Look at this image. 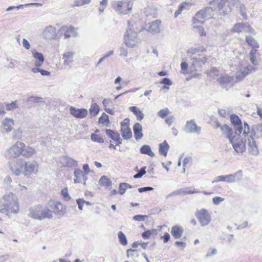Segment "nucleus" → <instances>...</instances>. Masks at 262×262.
Instances as JSON below:
<instances>
[{"label":"nucleus","mask_w":262,"mask_h":262,"mask_svg":"<svg viewBox=\"0 0 262 262\" xmlns=\"http://www.w3.org/2000/svg\"><path fill=\"white\" fill-rule=\"evenodd\" d=\"M129 110L136 116L138 120L141 121L143 119L144 114H143L142 111L138 109L136 106H130L129 107Z\"/></svg>","instance_id":"nucleus-34"},{"label":"nucleus","mask_w":262,"mask_h":262,"mask_svg":"<svg viewBox=\"0 0 262 262\" xmlns=\"http://www.w3.org/2000/svg\"><path fill=\"white\" fill-rule=\"evenodd\" d=\"M230 121L233 126V133H236L241 134L243 132V135L246 137L250 134V126L245 122L244 127L243 128L242 121L238 116L236 115H231L230 116Z\"/></svg>","instance_id":"nucleus-6"},{"label":"nucleus","mask_w":262,"mask_h":262,"mask_svg":"<svg viewBox=\"0 0 262 262\" xmlns=\"http://www.w3.org/2000/svg\"><path fill=\"white\" fill-rule=\"evenodd\" d=\"M188 65L186 62H182L181 63V69L182 73L184 74H188L187 72H190V68L188 69Z\"/></svg>","instance_id":"nucleus-51"},{"label":"nucleus","mask_w":262,"mask_h":262,"mask_svg":"<svg viewBox=\"0 0 262 262\" xmlns=\"http://www.w3.org/2000/svg\"><path fill=\"white\" fill-rule=\"evenodd\" d=\"M161 22L159 20H156L150 23H149L147 25V31L154 34L160 33V25H161Z\"/></svg>","instance_id":"nucleus-23"},{"label":"nucleus","mask_w":262,"mask_h":262,"mask_svg":"<svg viewBox=\"0 0 262 262\" xmlns=\"http://www.w3.org/2000/svg\"><path fill=\"white\" fill-rule=\"evenodd\" d=\"M169 112V110L167 108L162 109L159 111L158 113V115L162 118H164L168 114Z\"/></svg>","instance_id":"nucleus-53"},{"label":"nucleus","mask_w":262,"mask_h":262,"mask_svg":"<svg viewBox=\"0 0 262 262\" xmlns=\"http://www.w3.org/2000/svg\"><path fill=\"white\" fill-rule=\"evenodd\" d=\"M207 75L212 79H215L218 75L219 71L215 68H211L207 72Z\"/></svg>","instance_id":"nucleus-42"},{"label":"nucleus","mask_w":262,"mask_h":262,"mask_svg":"<svg viewBox=\"0 0 262 262\" xmlns=\"http://www.w3.org/2000/svg\"><path fill=\"white\" fill-rule=\"evenodd\" d=\"M251 134L247 138L248 150L252 155L257 156L259 154L258 146L254 137L257 139L262 138V124L258 123L252 126Z\"/></svg>","instance_id":"nucleus-3"},{"label":"nucleus","mask_w":262,"mask_h":262,"mask_svg":"<svg viewBox=\"0 0 262 262\" xmlns=\"http://www.w3.org/2000/svg\"><path fill=\"white\" fill-rule=\"evenodd\" d=\"M56 29L55 27L48 26L45 28L42 35L46 39H53L56 36Z\"/></svg>","instance_id":"nucleus-20"},{"label":"nucleus","mask_w":262,"mask_h":262,"mask_svg":"<svg viewBox=\"0 0 262 262\" xmlns=\"http://www.w3.org/2000/svg\"><path fill=\"white\" fill-rule=\"evenodd\" d=\"M25 147V143L17 141L7 151L8 154L10 158H15L19 157L22 154V149Z\"/></svg>","instance_id":"nucleus-13"},{"label":"nucleus","mask_w":262,"mask_h":262,"mask_svg":"<svg viewBox=\"0 0 262 262\" xmlns=\"http://www.w3.org/2000/svg\"><path fill=\"white\" fill-rule=\"evenodd\" d=\"M61 194H62L64 200L69 201L71 199V196H70V195L69 194L68 190L67 188H64V189H63L62 190Z\"/></svg>","instance_id":"nucleus-52"},{"label":"nucleus","mask_w":262,"mask_h":262,"mask_svg":"<svg viewBox=\"0 0 262 262\" xmlns=\"http://www.w3.org/2000/svg\"><path fill=\"white\" fill-rule=\"evenodd\" d=\"M131 23L130 21H128V29L124 34V42L127 47L134 48L137 43L138 38L137 32L134 31V24Z\"/></svg>","instance_id":"nucleus-7"},{"label":"nucleus","mask_w":262,"mask_h":262,"mask_svg":"<svg viewBox=\"0 0 262 262\" xmlns=\"http://www.w3.org/2000/svg\"><path fill=\"white\" fill-rule=\"evenodd\" d=\"M154 231V230H147L142 233V236L144 239H148L149 238L151 233Z\"/></svg>","instance_id":"nucleus-58"},{"label":"nucleus","mask_w":262,"mask_h":262,"mask_svg":"<svg viewBox=\"0 0 262 262\" xmlns=\"http://www.w3.org/2000/svg\"><path fill=\"white\" fill-rule=\"evenodd\" d=\"M147 217V215L138 214L133 216V220L136 221H143Z\"/></svg>","instance_id":"nucleus-55"},{"label":"nucleus","mask_w":262,"mask_h":262,"mask_svg":"<svg viewBox=\"0 0 262 262\" xmlns=\"http://www.w3.org/2000/svg\"><path fill=\"white\" fill-rule=\"evenodd\" d=\"M99 184L101 186L105 188H109L112 186V182L107 176H103L99 179Z\"/></svg>","instance_id":"nucleus-32"},{"label":"nucleus","mask_w":262,"mask_h":262,"mask_svg":"<svg viewBox=\"0 0 262 262\" xmlns=\"http://www.w3.org/2000/svg\"><path fill=\"white\" fill-rule=\"evenodd\" d=\"M24 160L18 159L11 162L9 167L12 173L15 176H19L24 173Z\"/></svg>","instance_id":"nucleus-12"},{"label":"nucleus","mask_w":262,"mask_h":262,"mask_svg":"<svg viewBox=\"0 0 262 262\" xmlns=\"http://www.w3.org/2000/svg\"><path fill=\"white\" fill-rule=\"evenodd\" d=\"M120 56L126 57L127 56L128 52L124 47H121L119 48Z\"/></svg>","instance_id":"nucleus-62"},{"label":"nucleus","mask_w":262,"mask_h":262,"mask_svg":"<svg viewBox=\"0 0 262 262\" xmlns=\"http://www.w3.org/2000/svg\"><path fill=\"white\" fill-rule=\"evenodd\" d=\"M70 112L72 116L79 119L84 118L88 115V111L85 108L79 109L73 106H71Z\"/></svg>","instance_id":"nucleus-19"},{"label":"nucleus","mask_w":262,"mask_h":262,"mask_svg":"<svg viewBox=\"0 0 262 262\" xmlns=\"http://www.w3.org/2000/svg\"><path fill=\"white\" fill-rule=\"evenodd\" d=\"M146 167H142L138 172L134 176L135 179H138L141 178L146 173Z\"/></svg>","instance_id":"nucleus-49"},{"label":"nucleus","mask_w":262,"mask_h":262,"mask_svg":"<svg viewBox=\"0 0 262 262\" xmlns=\"http://www.w3.org/2000/svg\"><path fill=\"white\" fill-rule=\"evenodd\" d=\"M249 135L243 138L241 134L236 133H233V130L227 137L232 144L234 150L238 154H243L246 151V137L248 138Z\"/></svg>","instance_id":"nucleus-5"},{"label":"nucleus","mask_w":262,"mask_h":262,"mask_svg":"<svg viewBox=\"0 0 262 262\" xmlns=\"http://www.w3.org/2000/svg\"><path fill=\"white\" fill-rule=\"evenodd\" d=\"M99 122L101 124L107 125V124L110 123L108 116L103 113L102 116L99 118Z\"/></svg>","instance_id":"nucleus-43"},{"label":"nucleus","mask_w":262,"mask_h":262,"mask_svg":"<svg viewBox=\"0 0 262 262\" xmlns=\"http://www.w3.org/2000/svg\"><path fill=\"white\" fill-rule=\"evenodd\" d=\"M14 125V120L11 118L6 117L2 122L3 128L6 133H9L12 130Z\"/></svg>","instance_id":"nucleus-21"},{"label":"nucleus","mask_w":262,"mask_h":262,"mask_svg":"<svg viewBox=\"0 0 262 262\" xmlns=\"http://www.w3.org/2000/svg\"><path fill=\"white\" fill-rule=\"evenodd\" d=\"M201 128L198 126L194 120H191L186 122L184 127V130L188 133H196L199 134Z\"/></svg>","instance_id":"nucleus-16"},{"label":"nucleus","mask_w":262,"mask_h":262,"mask_svg":"<svg viewBox=\"0 0 262 262\" xmlns=\"http://www.w3.org/2000/svg\"><path fill=\"white\" fill-rule=\"evenodd\" d=\"M140 152L142 154L147 155L151 157H154L155 154L151 151L149 145H144L140 149Z\"/></svg>","instance_id":"nucleus-33"},{"label":"nucleus","mask_w":262,"mask_h":262,"mask_svg":"<svg viewBox=\"0 0 262 262\" xmlns=\"http://www.w3.org/2000/svg\"><path fill=\"white\" fill-rule=\"evenodd\" d=\"M242 173L241 171H238L235 172L234 174H230L226 176H220L215 178V179L212 181V183H215L219 182H225L227 183H234L236 180H240L242 177Z\"/></svg>","instance_id":"nucleus-9"},{"label":"nucleus","mask_w":262,"mask_h":262,"mask_svg":"<svg viewBox=\"0 0 262 262\" xmlns=\"http://www.w3.org/2000/svg\"><path fill=\"white\" fill-rule=\"evenodd\" d=\"M22 150L21 156L27 158L32 157L36 153V150L34 148L26 146L25 144Z\"/></svg>","instance_id":"nucleus-28"},{"label":"nucleus","mask_w":262,"mask_h":262,"mask_svg":"<svg viewBox=\"0 0 262 262\" xmlns=\"http://www.w3.org/2000/svg\"><path fill=\"white\" fill-rule=\"evenodd\" d=\"M183 228L179 225H174L171 227V234L175 239L180 238L183 234Z\"/></svg>","instance_id":"nucleus-25"},{"label":"nucleus","mask_w":262,"mask_h":262,"mask_svg":"<svg viewBox=\"0 0 262 262\" xmlns=\"http://www.w3.org/2000/svg\"><path fill=\"white\" fill-rule=\"evenodd\" d=\"M206 51V48L202 46L196 48H190L187 50V53L191 55H194L198 52H204Z\"/></svg>","instance_id":"nucleus-37"},{"label":"nucleus","mask_w":262,"mask_h":262,"mask_svg":"<svg viewBox=\"0 0 262 262\" xmlns=\"http://www.w3.org/2000/svg\"><path fill=\"white\" fill-rule=\"evenodd\" d=\"M195 216L202 226L208 225L211 220V217L208 211L204 208L195 213Z\"/></svg>","instance_id":"nucleus-11"},{"label":"nucleus","mask_w":262,"mask_h":262,"mask_svg":"<svg viewBox=\"0 0 262 262\" xmlns=\"http://www.w3.org/2000/svg\"><path fill=\"white\" fill-rule=\"evenodd\" d=\"M24 173L25 176L35 173L38 171V164L35 161L26 162L24 160Z\"/></svg>","instance_id":"nucleus-15"},{"label":"nucleus","mask_w":262,"mask_h":262,"mask_svg":"<svg viewBox=\"0 0 262 262\" xmlns=\"http://www.w3.org/2000/svg\"><path fill=\"white\" fill-rule=\"evenodd\" d=\"M227 0H213L210 3V7H207L198 12L195 16L193 17V22L194 24H203L204 21L200 20L203 19H210L213 16V11H220L227 2Z\"/></svg>","instance_id":"nucleus-2"},{"label":"nucleus","mask_w":262,"mask_h":262,"mask_svg":"<svg viewBox=\"0 0 262 262\" xmlns=\"http://www.w3.org/2000/svg\"><path fill=\"white\" fill-rule=\"evenodd\" d=\"M170 237V234L167 232H165L163 236H161L160 238L163 239V242L165 244L169 241Z\"/></svg>","instance_id":"nucleus-63"},{"label":"nucleus","mask_w":262,"mask_h":262,"mask_svg":"<svg viewBox=\"0 0 262 262\" xmlns=\"http://www.w3.org/2000/svg\"><path fill=\"white\" fill-rule=\"evenodd\" d=\"M27 102H30V103H38L43 102V100L42 97L32 96L28 98Z\"/></svg>","instance_id":"nucleus-39"},{"label":"nucleus","mask_w":262,"mask_h":262,"mask_svg":"<svg viewBox=\"0 0 262 262\" xmlns=\"http://www.w3.org/2000/svg\"><path fill=\"white\" fill-rule=\"evenodd\" d=\"M113 9L119 14H127L132 9L133 4L129 0L114 1L112 3Z\"/></svg>","instance_id":"nucleus-8"},{"label":"nucleus","mask_w":262,"mask_h":262,"mask_svg":"<svg viewBox=\"0 0 262 262\" xmlns=\"http://www.w3.org/2000/svg\"><path fill=\"white\" fill-rule=\"evenodd\" d=\"M190 6V4L186 2L180 4L179 6L178 10L176 11L174 13L175 17H177L179 15H180L183 10L188 9Z\"/></svg>","instance_id":"nucleus-38"},{"label":"nucleus","mask_w":262,"mask_h":262,"mask_svg":"<svg viewBox=\"0 0 262 262\" xmlns=\"http://www.w3.org/2000/svg\"><path fill=\"white\" fill-rule=\"evenodd\" d=\"M28 216L33 219L42 221L53 218L52 211L47 206L38 205L29 209Z\"/></svg>","instance_id":"nucleus-4"},{"label":"nucleus","mask_w":262,"mask_h":262,"mask_svg":"<svg viewBox=\"0 0 262 262\" xmlns=\"http://www.w3.org/2000/svg\"><path fill=\"white\" fill-rule=\"evenodd\" d=\"M120 132L124 140H128L132 137V132L130 127H121Z\"/></svg>","instance_id":"nucleus-31"},{"label":"nucleus","mask_w":262,"mask_h":262,"mask_svg":"<svg viewBox=\"0 0 262 262\" xmlns=\"http://www.w3.org/2000/svg\"><path fill=\"white\" fill-rule=\"evenodd\" d=\"M61 30H65L66 32L64 33V36L65 38H68L71 36L76 35V31L74 27L70 26L67 28L66 26H63L61 28Z\"/></svg>","instance_id":"nucleus-30"},{"label":"nucleus","mask_w":262,"mask_h":262,"mask_svg":"<svg viewBox=\"0 0 262 262\" xmlns=\"http://www.w3.org/2000/svg\"><path fill=\"white\" fill-rule=\"evenodd\" d=\"M249 56L251 63L254 65H257V57L258 56L257 50L256 49H252L249 53Z\"/></svg>","instance_id":"nucleus-36"},{"label":"nucleus","mask_w":262,"mask_h":262,"mask_svg":"<svg viewBox=\"0 0 262 262\" xmlns=\"http://www.w3.org/2000/svg\"><path fill=\"white\" fill-rule=\"evenodd\" d=\"M215 128L216 129L220 128L221 130L223 132V134L226 135V137H227L228 135H230V134L233 130L232 128L230 127L227 124L221 125V124L218 121H215Z\"/></svg>","instance_id":"nucleus-27"},{"label":"nucleus","mask_w":262,"mask_h":262,"mask_svg":"<svg viewBox=\"0 0 262 262\" xmlns=\"http://www.w3.org/2000/svg\"><path fill=\"white\" fill-rule=\"evenodd\" d=\"M126 188L124 186V183H121L119 184V193L121 195L123 194L126 191Z\"/></svg>","instance_id":"nucleus-60"},{"label":"nucleus","mask_w":262,"mask_h":262,"mask_svg":"<svg viewBox=\"0 0 262 262\" xmlns=\"http://www.w3.org/2000/svg\"><path fill=\"white\" fill-rule=\"evenodd\" d=\"M75 53L73 52H67L63 54L62 59L63 60V64L64 66L71 67V64L73 61V57Z\"/></svg>","instance_id":"nucleus-26"},{"label":"nucleus","mask_w":262,"mask_h":262,"mask_svg":"<svg viewBox=\"0 0 262 262\" xmlns=\"http://www.w3.org/2000/svg\"><path fill=\"white\" fill-rule=\"evenodd\" d=\"M224 200V199L220 196H215L212 199L213 203L216 205H219L221 202H223Z\"/></svg>","instance_id":"nucleus-59"},{"label":"nucleus","mask_w":262,"mask_h":262,"mask_svg":"<svg viewBox=\"0 0 262 262\" xmlns=\"http://www.w3.org/2000/svg\"><path fill=\"white\" fill-rule=\"evenodd\" d=\"M143 128L139 123H136L133 126L134 137L137 141L141 139L143 137L142 133Z\"/></svg>","instance_id":"nucleus-24"},{"label":"nucleus","mask_w":262,"mask_h":262,"mask_svg":"<svg viewBox=\"0 0 262 262\" xmlns=\"http://www.w3.org/2000/svg\"><path fill=\"white\" fill-rule=\"evenodd\" d=\"M246 42L252 48V49H256L259 48V45L257 41L251 36H246Z\"/></svg>","instance_id":"nucleus-35"},{"label":"nucleus","mask_w":262,"mask_h":262,"mask_svg":"<svg viewBox=\"0 0 262 262\" xmlns=\"http://www.w3.org/2000/svg\"><path fill=\"white\" fill-rule=\"evenodd\" d=\"M91 0H75L74 6L76 7L81 6L90 3Z\"/></svg>","instance_id":"nucleus-47"},{"label":"nucleus","mask_w":262,"mask_h":262,"mask_svg":"<svg viewBox=\"0 0 262 262\" xmlns=\"http://www.w3.org/2000/svg\"><path fill=\"white\" fill-rule=\"evenodd\" d=\"M170 147L166 140L159 144V152L162 156L166 157Z\"/></svg>","instance_id":"nucleus-29"},{"label":"nucleus","mask_w":262,"mask_h":262,"mask_svg":"<svg viewBox=\"0 0 262 262\" xmlns=\"http://www.w3.org/2000/svg\"><path fill=\"white\" fill-rule=\"evenodd\" d=\"M118 238L120 243L122 245H126L127 244V241L125 235L121 231H119L118 234Z\"/></svg>","instance_id":"nucleus-44"},{"label":"nucleus","mask_w":262,"mask_h":262,"mask_svg":"<svg viewBox=\"0 0 262 262\" xmlns=\"http://www.w3.org/2000/svg\"><path fill=\"white\" fill-rule=\"evenodd\" d=\"M105 133L108 137L116 142L117 145L122 143V140L118 132H115L112 129H106Z\"/></svg>","instance_id":"nucleus-22"},{"label":"nucleus","mask_w":262,"mask_h":262,"mask_svg":"<svg viewBox=\"0 0 262 262\" xmlns=\"http://www.w3.org/2000/svg\"><path fill=\"white\" fill-rule=\"evenodd\" d=\"M50 207L54 210V212L57 214L61 215L66 212V208L59 202L51 201L49 202Z\"/></svg>","instance_id":"nucleus-18"},{"label":"nucleus","mask_w":262,"mask_h":262,"mask_svg":"<svg viewBox=\"0 0 262 262\" xmlns=\"http://www.w3.org/2000/svg\"><path fill=\"white\" fill-rule=\"evenodd\" d=\"M74 176L75 179L74 180V183H83L86 185V181L88 179L86 173L80 169H75L74 172Z\"/></svg>","instance_id":"nucleus-17"},{"label":"nucleus","mask_w":262,"mask_h":262,"mask_svg":"<svg viewBox=\"0 0 262 262\" xmlns=\"http://www.w3.org/2000/svg\"><path fill=\"white\" fill-rule=\"evenodd\" d=\"M67 165L68 167H72L76 166L77 165V162L76 160L72 158H68L67 159Z\"/></svg>","instance_id":"nucleus-50"},{"label":"nucleus","mask_w":262,"mask_h":262,"mask_svg":"<svg viewBox=\"0 0 262 262\" xmlns=\"http://www.w3.org/2000/svg\"><path fill=\"white\" fill-rule=\"evenodd\" d=\"M19 205L17 196L10 192L4 195L0 199V212L10 217L12 214H17Z\"/></svg>","instance_id":"nucleus-1"},{"label":"nucleus","mask_w":262,"mask_h":262,"mask_svg":"<svg viewBox=\"0 0 262 262\" xmlns=\"http://www.w3.org/2000/svg\"><path fill=\"white\" fill-rule=\"evenodd\" d=\"M31 53L36 60H40V61H41V60L45 61V58L43 54L37 51L35 49L32 50Z\"/></svg>","instance_id":"nucleus-41"},{"label":"nucleus","mask_w":262,"mask_h":262,"mask_svg":"<svg viewBox=\"0 0 262 262\" xmlns=\"http://www.w3.org/2000/svg\"><path fill=\"white\" fill-rule=\"evenodd\" d=\"M90 114L91 116H96L99 112V107L96 103L92 104L89 110Z\"/></svg>","instance_id":"nucleus-40"},{"label":"nucleus","mask_w":262,"mask_h":262,"mask_svg":"<svg viewBox=\"0 0 262 262\" xmlns=\"http://www.w3.org/2000/svg\"><path fill=\"white\" fill-rule=\"evenodd\" d=\"M91 140L93 141L97 142L98 143H102L104 142L103 138L100 135L92 134L91 135Z\"/></svg>","instance_id":"nucleus-46"},{"label":"nucleus","mask_w":262,"mask_h":262,"mask_svg":"<svg viewBox=\"0 0 262 262\" xmlns=\"http://www.w3.org/2000/svg\"><path fill=\"white\" fill-rule=\"evenodd\" d=\"M208 57L203 56L202 57H191V63L190 66V72L188 73H191L192 72H196L199 71L202 68L203 65L205 64L208 61Z\"/></svg>","instance_id":"nucleus-10"},{"label":"nucleus","mask_w":262,"mask_h":262,"mask_svg":"<svg viewBox=\"0 0 262 262\" xmlns=\"http://www.w3.org/2000/svg\"><path fill=\"white\" fill-rule=\"evenodd\" d=\"M242 28L243 25L242 24H236L233 26L232 31L234 32H240L242 31Z\"/></svg>","instance_id":"nucleus-56"},{"label":"nucleus","mask_w":262,"mask_h":262,"mask_svg":"<svg viewBox=\"0 0 262 262\" xmlns=\"http://www.w3.org/2000/svg\"><path fill=\"white\" fill-rule=\"evenodd\" d=\"M21 134L22 132L20 129L14 130L13 132V137L14 139H20Z\"/></svg>","instance_id":"nucleus-54"},{"label":"nucleus","mask_w":262,"mask_h":262,"mask_svg":"<svg viewBox=\"0 0 262 262\" xmlns=\"http://www.w3.org/2000/svg\"><path fill=\"white\" fill-rule=\"evenodd\" d=\"M160 83L164 84L166 85H171L172 84L171 80L168 78H163L160 82Z\"/></svg>","instance_id":"nucleus-61"},{"label":"nucleus","mask_w":262,"mask_h":262,"mask_svg":"<svg viewBox=\"0 0 262 262\" xmlns=\"http://www.w3.org/2000/svg\"><path fill=\"white\" fill-rule=\"evenodd\" d=\"M181 190V194L184 193V194H193L195 193H198L200 192L199 191L196 190L195 189H193V190H189L188 188H183L180 189Z\"/></svg>","instance_id":"nucleus-48"},{"label":"nucleus","mask_w":262,"mask_h":262,"mask_svg":"<svg viewBox=\"0 0 262 262\" xmlns=\"http://www.w3.org/2000/svg\"><path fill=\"white\" fill-rule=\"evenodd\" d=\"M17 106L15 102H12L10 103L7 104L6 105V110L8 111H11L14 108H16Z\"/></svg>","instance_id":"nucleus-57"},{"label":"nucleus","mask_w":262,"mask_h":262,"mask_svg":"<svg viewBox=\"0 0 262 262\" xmlns=\"http://www.w3.org/2000/svg\"><path fill=\"white\" fill-rule=\"evenodd\" d=\"M217 253V250L216 248L210 247L207 251L205 255L206 258H208L216 255Z\"/></svg>","instance_id":"nucleus-45"},{"label":"nucleus","mask_w":262,"mask_h":262,"mask_svg":"<svg viewBox=\"0 0 262 262\" xmlns=\"http://www.w3.org/2000/svg\"><path fill=\"white\" fill-rule=\"evenodd\" d=\"M222 88L226 90H229L234 83V78L233 77H230L226 75L221 76L217 79Z\"/></svg>","instance_id":"nucleus-14"},{"label":"nucleus","mask_w":262,"mask_h":262,"mask_svg":"<svg viewBox=\"0 0 262 262\" xmlns=\"http://www.w3.org/2000/svg\"><path fill=\"white\" fill-rule=\"evenodd\" d=\"M22 43L23 47L25 49L29 50L30 48V44L26 39L24 38L23 39Z\"/></svg>","instance_id":"nucleus-64"}]
</instances>
